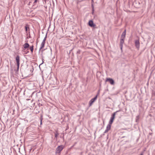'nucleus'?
Returning <instances> with one entry per match:
<instances>
[{
	"mask_svg": "<svg viewBox=\"0 0 155 155\" xmlns=\"http://www.w3.org/2000/svg\"><path fill=\"white\" fill-rule=\"evenodd\" d=\"M140 155H143V153H141Z\"/></svg>",
	"mask_w": 155,
	"mask_h": 155,
	"instance_id": "23",
	"label": "nucleus"
},
{
	"mask_svg": "<svg viewBox=\"0 0 155 155\" xmlns=\"http://www.w3.org/2000/svg\"><path fill=\"white\" fill-rule=\"evenodd\" d=\"M63 149V147L62 145L59 146L56 149V151L55 152L56 154H57V153H60L61 151Z\"/></svg>",
	"mask_w": 155,
	"mask_h": 155,
	"instance_id": "2",
	"label": "nucleus"
},
{
	"mask_svg": "<svg viewBox=\"0 0 155 155\" xmlns=\"http://www.w3.org/2000/svg\"><path fill=\"white\" fill-rule=\"evenodd\" d=\"M17 65V70H16V72H17L18 71L19 69V66H18V65Z\"/></svg>",
	"mask_w": 155,
	"mask_h": 155,
	"instance_id": "20",
	"label": "nucleus"
},
{
	"mask_svg": "<svg viewBox=\"0 0 155 155\" xmlns=\"http://www.w3.org/2000/svg\"><path fill=\"white\" fill-rule=\"evenodd\" d=\"M45 43L42 42L41 45V47L40 48L39 50L42 49L45 46Z\"/></svg>",
	"mask_w": 155,
	"mask_h": 155,
	"instance_id": "13",
	"label": "nucleus"
},
{
	"mask_svg": "<svg viewBox=\"0 0 155 155\" xmlns=\"http://www.w3.org/2000/svg\"><path fill=\"white\" fill-rule=\"evenodd\" d=\"M88 24L91 27H93L96 28H97V27H96V25L94 23L93 21L92 20H90L89 21Z\"/></svg>",
	"mask_w": 155,
	"mask_h": 155,
	"instance_id": "3",
	"label": "nucleus"
},
{
	"mask_svg": "<svg viewBox=\"0 0 155 155\" xmlns=\"http://www.w3.org/2000/svg\"><path fill=\"white\" fill-rule=\"evenodd\" d=\"M31 3V2H29V4H30V3Z\"/></svg>",
	"mask_w": 155,
	"mask_h": 155,
	"instance_id": "22",
	"label": "nucleus"
},
{
	"mask_svg": "<svg viewBox=\"0 0 155 155\" xmlns=\"http://www.w3.org/2000/svg\"><path fill=\"white\" fill-rule=\"evenodd\" d=\"M124 43V39L120 38V47L121 50L122 49L123 44Z\"/></svg>",
	"mask_w": 155,
	"mask_h": 155,
	"instance_id": "8",
	"label": "nucleus"
},
{
	"mask_svg": "<svg viewBox=\"0 0 155 155\" xmlns=\"http://www.w3.org/2000/svg\"><path fill=\"white\" fill-rule=\"evenodd\" d=\"M80 53H81V50H78L77 52V54H80Z\"/></svg>",
	"mask_w": 155,
	"mask_h": 155,
	"instance_id": "19",
	"label": "nucleus"
},
{
	"mask_svg": "<svg viewBox=\"0 0 155 155\" xmlns=\"http://www.w3.org/2000/svg\"><path fill=\"white\" fill-rule=\"evenodd\" d=\"M16 61L17 63V65L18 66L20 65V57L18 55H17L16 57Z\"/></svg>",
	"mask_w": 155,
	"mask_h": 155,
	"instance_id": "7",
	"label": "nucleus"
},
{
	"mask_svg": "<svg viewBox=\"0 0 155 155\" xmlns=\"http://www.w3.org/2000/svg\"><path fill=\"white\" fill-rule=\"evenodd\" d=\"M33 48H34V46L33 45H32V46L30 47L29 48L31 52V53H32L33 52Z\"/></svg>",
	"mask_w": 155,
	"mask_h": 155,
	"instance_id": "14",
	"label": "nucleus"
},
{
	"mask_svg": "<svg viewBox=\"0 0 155 155\" xmlns=\"http://www.w3.org/2000/svg\"><path fill=\"white\" fill-rule=\"evenodd\" d=\"M97 95H96L94 98H92L89 101V107L91 106L93 103L97 99Z\"/></svg>",
	"mask_w": 155,
	"mask_h": 155,
	"instance_id": "4",
	"label": "nucleus"
},
{
	"mask_svg": "<svg viewBox=\"0 0 155 155\" xmlns=\"http://www.w3.org/2000/svg\"><path fill=\"white\" fill-rule=\"evenodd\" d=\"M47 37V34H46L45 37L44 39L43 40V41H42L43 42L45 43V41H46V39Z\"/></svg>",
	"mask_w": 155,
	"mask_h": 155,
	"instance_id": "17",
	"label": "nucleus"
},
{
	"mask_svg": "<svg viewBox=\"0 0 155 155\" xmlns=\"http://www.w3.org/2000/svg\"><path fill=\"white\" fill-rule=\"evenodd\" d=\"M120 110H117V111H116L115 112H114V113H113L112 114V115H111V117L110 118V120L109 121V123L110 124H112V123H113V121L114 119V118H115V116L116 114L118 112H119V111H120Z\"/></svg>",
	"mask_w": 155,
	"mask_h": 155,
	"instance_id": "1",
	"label": "nucleus"
},
{
	"mask_svg": "<svg viewBox=\"0 0 155 155\" xmlns=\"http://www.w3.org/2000/svg\"><path fill=\"white\" fill-rule=\"evenodd\" d=\"M139 41L136 39V48L139 50Z\"/></svg>",
	"mask_w": 155,
	"mask_h": 155,
	"instance_id": "12",
	"label": "nucleus"
},
{
	"mask_svg": "<svg viewBox=\"0 0 155 155\" xmlns=\"http://www.w3.org/2000/svg\"><path fill=\"white\" fill-rule=\"evenodd\" d=\"M91 0V1H92V2H94L93 0Z\"/></svg>",
	"mask_w": 155,
	"mask_h": 155,
	"instance_id": "25",
	"label": "nucleus"
},
{
	"mask_svg": "<svg viewBox=\"0 0 155 155\" xmlns=\"http://www.w3.org/2000/svg\"><path fill=\"white\" fill-rule=\"evenodd\" d=\"M92 6L93 7L92 14H93V13H94V7H93V5H92Z\"/></svg>",
	"mask_w": 155,
	"mask_h": 155,
	"instance_id": "21",
	"label": "nucleus"
},
{
	"mask_svg": "<svg viewBox=\"0 0 155 155\" xmlns=\"http://www.w3.org/2000/svg\"><path fill=\"white\" fill-rule=\"evenodd\" d=\"M137 117H136V121L137 122Z\"/></svg>",
	"mask_w": 155,
	"mask_h": 155,
	"instance_id": "24",
	"label": "nucleus"
},
{
	"mask_svg": "<svg viewBox=\"0 0 155 155\" xmlns=\"http://www.w3.org/2000/svg\"><path fill=\"white\" fill-rule=\"evenodd\" d=\"M149 134H150V135H151L152 134V133H150Z\"/></svg>",
	"mask_w": 155,
	"mask_h": 155,
	"instance_id": "26",
	"label": "nucleus"
},
{
	"mask_svg": "<svg viewBox=\"0 0 155 155\" xmlns=\"http://www.w3.org/2000/svg\"><path fill=\"white\" fill-rule=\"evenodd\" d=\"M134 43L136 45V40L134 41Z\"/></svg>",
	"mask_w": 155,
	"mask_h": 155,
	"instance_id": "27",
	"label": "nucleus"
},
{
	"mask_svg": "<svg viewBox=\"0 0 155 155\" xmlns=\"http://www.w3.org/2000/svg\"><path fill=\"white\" fill-rule=\"evenodd\" d=\"M59 135V134L58 133L57 131H56V133L55 134V137L57 138L58 137V135Z\"/></svg>",
	"mask_w": 155,
	"mask_h": 155,
	"instance_id": "16",
	"label": "nucleus"
},
{
	"mask_svg": "<svg viewBox=\"0 0 155 155\" xmlns=\"http://www.w3.org/2000/svg\"><path fill=\"white\" fill-rule=\"evenodd\" d=\"M43 118L42 117V116H41L40 118V124L41 125L42 124V120Z\"/></svg>",
	"mask_w": 155,
	"mask_h": 155,
	"instance_id": "18",
	"label": "nucleus"
},
{
	"mask_svg": "<svg viewBox=\"0 0 155 155\" xmlns=\"http://www.w3.org/2000/svg\"><path fill=\"white\" fill-rule=\"evenodd\" d=\"M111 124H110L109 123V124H108L107 127L106 129L104 132V133H107L108 132V131L110 130L111 128Z\"/></svg>",
	"mask_w": 155,
	"mask_h": 155,
	"instance_id": "6",
	"label": "nucleus"
},
{
	"mask_svg": "<svg viewBox=\"0 0 155 155\" xmlns=\"http://www.w3.org/2000/svg\"><path fill=\"white\" fill-rule=\"evenodd\" d=\"M37 2H39V0H34V2H33V5H36L37 3Z\"/></svg>",
	"mask_w": 155,
	"mask_h": 155,
	"instance_id": "15",
	"label": "nucleus"
},
{
	"mask_svg": "<svg viewBox=\"0 0 155 155\" xmlns=\"http://www.w3.org/2000/svg\"><path fill=\"white\" fill-rule=\"evenodd\" d=\"M106 82L108 81L112 85H114V81L111 78H107L106 80Z\"/></svg>",
	"mask_w": 155,
	"mask_h": 155,
	"instance_id": "5",
	"label": "nucleus"
},
{
	"mask_svg": "<svg viewBox=\"0 0 155 155\" xmlns=\"http://www.w3.org/2000/svg\"><path fill=\"white\" fill-rule=\"evenodd\" d=\"M28 29L29 30V25H26L25 26V31L26 33H27V32L28 31Z\"/></svg>",
	"mask_w": 155,
	"mask_h": 155,
	"instance_id": "11",
	"label": "nucleus"
},
{
	"mask_svg": "<svg viewBox=\"0 0 155 155\" xmlns=\"http://www.w3.org/2000/svg\"><path fill=\"white\" fill-rule=\"evenodd\" d=\"M126 30L125 29L124 32L122 33L121 37V39H124V38H125V35H126Z\"/></svg>",
	"mask_w": 155,
	"mask_h": 155,
	"instance_id": "10",
	"label": "nucleus"
},
{
	"mask_svg": "<svg viewBox=\"0 0 155 155\" xmlns=\"http://www.w3.org/2000/svg\"><path fill=\"white\" fill-rule=\"evenodd\" d=\"M24 47V50H25L26 49L28 48L30 46L29 44L27 43H25L23 45Z\"/></svg>",
	"mask_w": 155,
	"mask_h": 155,
	"instance_id": "9",
	"label": "nucleus"
}]
</instances>
